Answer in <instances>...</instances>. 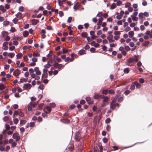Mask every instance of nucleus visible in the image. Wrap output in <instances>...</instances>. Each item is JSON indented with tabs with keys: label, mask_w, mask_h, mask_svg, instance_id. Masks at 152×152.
<instances>
[{
	"label": "nucleus",
	"mask_w": 152,
	"mask_h": 152,
	"mask_svg": "<svg viewBox=\"0 0 152 152\" xmlns=\"http://www.w3.org/2000/svg\"><path fill=\"white\" fill-rule=\"evenodd\" d=\"M12 137L15 139L16 141H19L20 139V137L19 135V134L17 133H15L13 135Z\"/></svg>",
	"instance_id": "3"
},
{
	"label": "nucleus",
	"mask_w": 152,
	"mask_h": 152,
	"mask_svg": "<svg viewBox=\"0 0 152 152\" xmlns=\"http://www.w3.org/2000/svg\"><path fill=\"white\" fill-rule=\"evenodd\" d=\"M103 20V18L102 17L99 18L98 19V22L97 25L98 26L102 24V22Z\"/></svg>",
	"instance_id": "9"
},
{
	"label": "nucleus",
	"mask_w": 152,
	"mask_h": 152,
	"mask_svg": "<svg viewBox=\"0 0 152 152\" xmlns=\"http://www.w3.org/2000/svg\"><path fill=\"white\" fill-rule=\"evenodd\" d=\"M99 95L98 94H95L94 98L95 99H98L99 98Z\"/></svg>",
	"instance_id": "34"
},
{
	"label": "nucleus",
	"mask_w": 152,
	"mask_h": 152,
	"mask_svg": "<svg viewBox=\"0 0 152 152\" xmlns=\"http://www.w3.org/2000/svg\"><path fill=\"white\" fill-rule=\"evenodd\" d=\"M48 76V73L47 72L43 73V74L42 75V78L43 77H47Z\"/></svg>",
	"instance_id": "36"
},
{
	"label": "nucleus",
	"mask_w": 152,
	"mask_h": 152,
	"mask_svg": "<svg viewBox=\"0 0 152 152\" xmlns=\"http://www.w3.org/2000/svg\"><path fill=\"white\" fill-rule=\"evenodd\" d=\"M61 120V121L65 123H68L69 122V121L67 119H64L62 120Z\"/></svg>",
	"instance_id": "33"
},
{
	"label": "nucleus",
	"mask_w": 152,
	"mask_h": 152,
	"mask_svg": "<svg viewBox=\"0 0 152 152\" xmlns=\"http://www.w3.org/2000/svg\"><path fill=\"white\" fill-rule=\"evenodd\" d=\"M1 34L3 35V37H4L8 35L7 32L5 31H2Z\"/></svg>",
	"instance_id": "15"
},
{
	"label": "nucleus",
	"mask_w": 152,
	"mask_h": 152,
	"mask_svg": "<svg viewBox=\"0 0 152 152\" xmlns=\"http://www.w3.org/2000/svg\"><path fill=\"white\" fill-rule=\"evenodd\" d=\"M122 3L121 1H118L117 2L116 4L117 6H119Z\"/></svg>",
	"instance_id": "55"
},
{
	"label": "nucleus",
	"mask_w": 152,
	"mask_h": 152,
	"mask_svg": "<svg viewBox=\"0 0 152 152\" xmlns=\"http://www.w3.org/2000/svg\"><path fill=\"white\" fill-rule=\"evenodd\" d=\"M28 32L27 31H25L23 32V36L25 37H26L28 35Z\"/></svg>",
	"instance_id": "11"
},
{
	"label": "nucleus",
	"mask_w": 152,
	"mask_h": 152,
	"mask_svg": "<svg viewBox=\"0 0 152 152\" xmlns=\"http://www.w3.org/2000/svg\"><path fill=\"white\" fill-rule=\"evenodd\" d=\"M119 95H117L113 100L111 103H114L116 102L117 98L119 96Z\"/></svg>",
	"instance_id": "26"
},
{
	"label": "nucleus",
	"mask_w": 152,
	"mask_h": 152,
	"mask_svg": "<svg viewBox=\"0 0 152 152\" xmlns=\"http://www.w3.org/2000/svg\"><path fill=\"white\" fill-rule=\"evenodd\" d=\"M0 10H1L3 12H4L6 11V10L4 9V7L2 5L0 6Z\"/></svg>",
	"instance_id": "28"
},
{
	"label": "nucleus",
	"mask_w": 152,
	"mask_h": 152,
	"mask_svg": "<svg viewBox=\"0 0 152 152\" xmlns=\"http://www.w3.org/2000/svg\"><path fill=\"white\" fill-rule=\"evenodd\" d=\"M26 122V121L25 120H21L20 121V123L21 124H24Z\"/></svg>",
	"instance_id": "39"
},
{
	"label": "nucleus",
	"mask_w": 152,
	"mask_h": 152,
	"mask_svg": "<svg viewBox=\"0 0 152 152\" xmlns=\"http://www.w3.org/2000/svg\"><path fill=\"white\" fill-rule=\"evenodd\" d=\"M102 15V13L101 12H99L98 14L96 15V16H98L99 17H101Z\"/></svg>",
	"instance_id": "44"
},
{
	"label": "nucleus",
	"mask_w": 152,
	"mask_h": 152,
	"mask_svg": "<svg viewBox=\"0 0 152 152\" xmlns=\"http://www.w3.org/2000/svg\"><path fill=\"white\" fill-rule=\"evenodd\" d=\"M67 52H68L67 50L66 49L64 48H63V49H62V53H63V54H65V53H66Z\"/></svg>",
	"instance_id": "41"
},
{
	"label": "nucleus",
	"mask_w": 152,
	"mask_h": 152,
	"mask_svg": "<svg viewBox=\"0 0 152 152\" xmlns=\"http://www.w3.org/2000/svg\"><path fill=\"white\" fill-rule=\"evenodd\" d=\"M124 71L125 73H128L129 72V69L128 68H126L124 69Z\"/></svg>",
	"instance_id": "35"
},
{
	"label": "nucleus",
	"mask_w": 152,
	"mask_h": 152,
	"mask_svg": "<svg viewBox=\"0 0 152 152\" xmlns=\"http://www.w3.org/2000/svg\"><path fill=\"white\" fill-rule=\"evenodd\" d=\"M57 65L58 66V68L59 69H61L63 66L61 64H58L57 63H56L54 65V66H56Z\"/></svg>",
	"instance_id": "22"
},
{
	"label": "nucleus",
	"mask_w": 152,
	"mask_h": 152,
	"mask_svg": "<svg viewBox=\"0 0 152 152\" xmlns=\"http://www.w3.org/2000/svg\"><path fill=\"white\" fill-rule=\"evenodd\" d=\"M4 25L6 26L9 24V22L6 20L4 21L3 23Z\"/></svg>",
	"instance_id": "45"
},
{
	"label": "nucleus",
	"mask_w": 152,
	"mask_h": 152,
	"mask_svg": "<svg viewBox=\"0 0 152 152\" xmlns=\"http://www.w3.org/2000/svg\"><path fill=\"white\" fill-rule=\"evenodd\" d=\"M19 115L21 117H23L24 116V114L22 113V111L21 110H19Z\"/></svg>",
	"instance_id": "24"
},
{
	"label": "nucleus",
	"mask_w": 152,
	"mask_h": 152,
	"mask_svg": "<svg viewBox=\"0 0 152 152\" xmlns=\"http://www.w3.org/2000/svg\"><path fill=\"white\" fill-rule=\"evenodd\" d=\"M134 84L136 86V87L137 88H140L141 86V84L137 82H134Z\"/></svg>",
	"instance_id": "13"
},
{
	"label": "nucleus",
	"mask_w": 152,
	"mask_h": 152,
	"mask_svg": "<svg viewBox=\"0 0 152 152\" xmlns=\"http://www.w3.org/2000/svg\"><path fill=\"white\" fill-rule=\"evenodd\" d=\"M81 35L83 37L86 38L87 37V33L85 32H83L81 34Z\"/></svg>",
	"instance_id": "38"
},
{
	"label": "nucleus",
	"mask_w": 152,
	"mask_h": 152,
	"mask_svg": "<svg viewBox=\"0 0 152 152\" xmlns=\"http://www.w3.org/2000/svg\"><path fill=\"white\" fill-rule=\"evenodd\" d=\"M58 62H60L61 61V59L60 58H59L58 57L54 56L53 57Z\"/></svg>",
	"instance_id": "19"
},
{
	"label": "nucleus",
	"mask_w": 152,
	"mask_h": 152,
	"mask_svg": "<svg viewBox=\"0 0 152 152\" xmlns=\"http://www.w3.org/2000/svg\"><path fill=\"white\" fill-rule=\"evenodd\" d=\"M134 39H133V40H134V41L136 43V45H139L140 44V42H139V41H138L137 40V39H134V38H133Z\"/></svg>",
	"instance_id": "40"
},
{
	"label": "nucleus",
	"mask_w": 152,
	"mask_h": 152,
	"mask_svg": "<svg viewBox=\"0 0 152 152\" xmlns=\"http://www.w3.org/2000/svg\"><path fill=\"white\" fill-rule=\"evenodd\" d=\"M33 56L34 57H38L40 56V55L39 53H34L33 54Z\"/></svg>",
	"instance_id": "43"
},
{
	"label": "nucleus",
	"mask_w": 152,
	"mask_h": 152,
	"mask_svg": "<svg viewBox=\"0 0 152 152\" xmlns=\"http://www.w3.org/2000/svg\"><path fill=\"white\" fill-rule=\"evenodd\" d=\"M102 93L103 94L106 95L108 93V91L107 90H104L102 91Z\"/></svg>",
	"instance_id": "46"
},
{
	"label": "nucleus",
	"mask_w": 152,
	"mask_h": 152,
	"mask_svg": "<svg viewBox=\"0 0 152 152\" xmlns=\"http://www.w3.org/2000/svg\"><path fill=\"white\" fill-rule=\"evenodd\" d=\"M110 118H107L105 121V122L107 124L110 123Z\"/></svg>",
	"instance_id": "58"
},
{
	"label": "nucleus",
	"mask_w": 152,
	"mask_h": 152,
	"mask_svg": "<svg viewBox=\"0 0 152 152\" xmlns=\"http://www.w3.org/2000/svg\"><path fill=\"white\" fill-rule=\"evenodd\" d=\"M8 56L10 58H12L14 56L15 54L14 53H8Z\"/></svg>",
	"instance_id": "14"
},
{
	"label": "nucleus",
	"mask_w": 152,
	"mask_h": 152,
	"mask_svg": "<svg viewBox=\"0 0 152 152\" xmlns=\"http://www.w3.org/2000/svg\"><path fill=\"white\" fill-rule=\"evenodd\" d=\"M85 51L84 50H81L79 52L78 54L80 55H81L85 54Z\"/></svg>",
	"instance_id": "17"
},
{
	"label": "nucleus",
	"mask_w": 152,
	"mask_h": 152,
	"mask_svg": "<svg viewBox=\"0 0 152 152\" xmlns=\"http://www.w3.org/2000/svg\"><path fill=\"white\" fill-rule=\"evenodd\" d=\"M31 85L30 84H26L24 86V88L25 89L29 90L31 88Z\"/></svg>",
	"instance_id": "8"
},
{
	"label": "nucleus",
	"mask_w": 152,
	"mask_h": 152,
	"mask_svg": "<svg viewBox=\"0 0 152 152\" xmlns=\"http://www.w3.org/2000/svg\"><path fill=\"white\" fill-rule=\"evenodd\" d=\"M16 17L17 18H19V19H20L22 18V14L21 13L18 12L16 14Z\"/></svg>",
	"instance_id": "12"
},
{
	"label": "nucleus",
	"mask_w": 152,
	"mask_h": 152,
	"mask_svg": "<svg viewBox=\"0 0 152 152\" xmlns=\"http://www.w3.org/2000/svg\"><path fill=\"white\" fill-rule=\"evenodd\" d=\"M124 48L127 51H128L130 50V48L128 46H126Z\"/></svg>",
	"instance_id": "52"
},
{
	"label": "nucleus",
	"mask_w": 152,
	"mask_h": 152,
	"mask_svg": "<svg viewBox=\"0 0 152 152\" xmlns=\"http://www.w3.org/2000/svg\"><path fill=\"white\" fill-rule=\"evenodd\" d=\"M145 33L146 35L148 36L151 33V32L149 31H147Z\"/></svg>",
	"instance_id": "64"
},
{
	"label": "nucleus",
	"mask_w": 152,
	"mask_h": 152,
	"mask_svg": "<svg viewBox=\"0 0 152 152\" xmlns=\"http://www.w3.org/2000/svg\"><path fill=\"white\" fill-rule=\"evenodd\" d=\"M135 25H136V24H135V23H131V24L130 25V26L131 27H134L135 26Z\"/></svg>",
	"instance_id": "61"
},
{
	"label": "nucleus",
	"mask_w": 152,
	"mask_h": 152,
	"mask_svg": "<svg viewBox=\"0 0 152 152\" xmlns=\"http://www.w3.org/2000/svg\"><path fill=\"white\" fill-rule=\"evenodd\" d=\"M120 38L119 36L116 35L114 36V39L115 40H117Z\"/></svg>",
	"instance_id": "62"
},
{
	"label": "nucleus",
	"mask_w": 152,
	"mask_h": 152,
	"mask_svg": "<svg viewBox=\"0 0 152 152\" xmlns=\"http://www.w3.org/2000/svg\"><path fill=\"white\" fill-rule=\"evenodd\" d=\"M138 61L137 57L135 56L133 58H130L127 60L128 62L129 63H132L133 62H136Z\"/></svg>",
	"instance_id": "2"
},
{
	"label": "nucleus",
	"mask_w": 152,
	"mask_h": 152,
	"mask_svg": "<svg viewBox=\"0 0 152 152\" xmlns=\"http://www.w3.org/2000/svg\"><path fill=\"white\" fill-rule=\"evenodd\" d=\"M18 114L19 115V110H16L15 111L13 115V118L15 117V115H18Z\"/></svg>",
	"instance_id": "37"
},
{
	"label": "nucleus",
	"mask_w": 152,
	"mask_h": 152,
	"mask_svg": "<svg viewBox=\"0 0 152 152\" xmlns=\"http://www.w3.org/2000/svg\"><path fill=\"white\" fill-rule=\"evenodd\" d=\"M107 39L108 40L109 42L110 43L113 42L114 41L113 39V36L112 35H110L107 37Z\"/></svg>",
	"instance_id": "6"
},
{
	"label": "nucleus",
	"mask_w": 152,
	"mask_h": 152,
	"mask_svg": "<svg viewBox=\"0 0 152 152\" xmlns=\"http://www.w3.org/2000/svg\"><path fill=\"white\" fill-rule=\"evenodd\" d=\"M10 31L12 32H13L15 31L16 30L15 29V28L14 27H11L10 30Z\"/></svg>",
	"instance_id": "54"
},
{
	"label": "nucleus",
	"mask_w": 152,
	"mask_h": 152,
	"mask_svg": "<svg viewBox=\"0 0 152 152\" xmlns=\"http://www.w3.org/2000/svg\"><path fill=\"white\" fill-rule=\"evenodd\" d=\"M27 78H22L20 79V82L21 83L23 82H27Z\"/></svg>",
	"instance_id": "23"
},
{
	"label": "nucleus",
	"mask_w": 152,
	"mask_h": 152,
	"mask_svg": "<svg viewBox=\"0 0 152 152\" xmlns=\"http://www.w3.org/2000/svg\"><path fill=\"white\" fill-rule=\"evenodd\" d=\"M131 17L133 20L134 21H137L138 20V18L136 16L134 15H131Z\"/></svg>",
	"instance_id": "21"
},
{
	"label": "nucleus",
	"mask_w": 152,
	"mask_h": 152,
	"mask_svg": "<svg viewBox=\"0 0 152 152\" xmlns=\"http://www.w3.org/2000/svg\"><path fill=\"white\" fill-rule=\"evenodd\" d=\"M116 106V104L114 103H111L110 105V108L111 109H114Z\"/></svg>",
	"instance_id": "31"
},
{
	"label": "nucleus",
	"mask_w": 152,
	"mask_h": 152,
	"mask_svg": "<svg viewBox=\"0 0 152 152\" xmlns=\"http://www.w3.org/2000/svg\"><path fill=\"white\" fill-rule=\"evenodd\" d=\"M15 48V47L14 46H12L9 48V50L10 51L14 50Z\"/></svg>",
	"instance_id": "57"
},
{
	"label": "nucleus",
	"mask_w": 152,
	"mask_h": 152,
	"mask_svg": "<svg viewBox=\"0 0 152 152\" xmlns=\"http://www.w3.org/2000/svg\"><path fill=\"white\" fill-rule=\"evenodd\" d=\"M19 37H16L15 36H14L13 37L12 39L14 40H18L19 39Z\"/></svg>",
	"instance_id": "48"
},
{
	"label": "nucleus",
	"mask_w": 152,
	"mask_h": 152,
	"mask_svg": "<svg viewBox=\"0 0 152 152\" xmlns=\"http://www.w3.org/2000/svg\"><path fill=\"white\" fill-rule=\"evenodd\" d=\"M128 11L130 12H132L133 10V9L131 7H129L128 8Z\"/></svg>",
	"instance_id": "56"
},
{
	"label": "nucleus",
	"mask_w": 152,
	"mask_h": 152,
	"mask_svg": "<svg viewBox=\"0 0 152 152\" xmlns=\"http://www.w3.org/2000/svg\"><path fill=\"white\" fill-rule=\"evenodd\" d=\"M13 44L14 45H18V43L16 40H14L13 41Z\"/></svg>",
	"instance_id": "59"
},
{
	"label": "nucleus",
	"mask_w": 152,
	"mask_h": 152,
	"mask_svg": "<svg viewBox=\"0 0 152 152\" xmlns=\"http://www.w3.org/2000/svg\"><path fill=\"white\" fill-rule=\"evenodd\" d=\"M109 98L107 96H105L104 98H103L102 102L101 104V106L102 107H104L106 105V103L107 104H108V101L109 100Z\"/></svg>",
	"instance_id": "1"
},
{
	"label": "nucleus",
	"mask_w": 152,
	"mask_h": 152,
	"mask_svg": "<svg viewBox=\"0 0 152 152\" xmlns=\"http://www.w3.org/2000/svg\"><path fill=\"white\" fill-rule=\"evenodd\" d=\"M8 43L7 42H4L3 44V46L4 47L3 49L4 50H7L8 49L7 46Z\"/></svg>",
	"instance_id": "5"
},
{
	"label": "nucleus",
	"mask_w": 152,
	"mask_h": 152,
	"mask_svg": "<svg viewBox=\"0 0 152 152\" xmlns=\"http://www.w3.org/2000/svg\"><path fill=\"white\" fill-rule=\"evenodd\" d=\"M31 103H29L27 105V108L28 110V111H31L32 110V106H31Z\"/></svg>",
	"instance_id": "16"
},
{
	"label": "nucleus",
	"mask_w": 152,
	"mask_h": 152,
	"mask_svg": "<svg viewBox=\"0 0 152 152\" xmlns=\"http://www.w3.org/2000/svg\"><path fill=\"white\" fill-rule=\"evenodd\" d=\"M120 31H115L114 32V34L115 35H119L120 34Z\"/></svg>",
	"instance_id": "47"
},
{
	"label": "nucleus",
	"mask_w": 152,
	"mask_h": 152,
	"mask_svg": "<svg viewBox=\"0 0 152 152\" xmlns=\"http://www.w3.org/2000/svg\"><path fill=\"white\" fill-rule=\"evenodd\" d=\"M132 7L134 9H136L138 7V5L137 4H134L132 5Z\"/></svg>",
	"instance_id": "49"
},
{
	"label": "nucleus",
	"mask_w": 152,
	"mask_h": 152,
	"mask_svg": "<svg viewBox=\"0 0 152 152\" xmlns=\"http://www.w3.org/2000/svg\"><path fill=\"white\" fill-rule=\"evenodd\" d=\"M71 57L70 59V61H72L74 60V57L75 56V54H71Z\"/></svg>",
	"instance_id": "29"
},
{
	"label": "nucleus",
	"mask_w": 152,
	"mask_h": 152,
	"mask_svg": "<svg viewBox=\"0 0 152 152\" xmlns=\"http://www.w3.org/2000/svg\"><path fill=\"white\" fill-rule=\"evenodd\" d=\"M12 21L15 24H16L18 22V19L17 18H15Z\"/></svg>",
	"instance_id": "51"
},
{
	"label": "nucleus",
	"mask_w": 152,
	"mask_h": 152,
	"mask_svg": "<svg viewBox=\"0 0 152 152\" xmlns=\"http://www.w3.org/2000/svg\"><path fill=\"white\" fill-rule=\"evenodd\" d=\"M20 71L18 69H15L13 72V75L15 76H18L20 74Z\"/></svg>",
	"instance_id": "4"
},
{
	"label": "nucleus",
	"mask_w": 152,
	"mask_h": 152,
	"mask_svg": "<svg viewBox=\"0 0 152 152\" xmlns=\"http://www.w3.org/2000/svg\"><path fill=\"white\" fill-rule=\"evenodd\" d=\"M116 7V4L115 3L112 4L110 6L111 9H113L115 8Z\"/></svg>",
	"instance_id": "32"
},
{
	"label": "nucleus",
	"mask_w": 152,
	"mask_h": 152,
	"mask_svg": "<svg viewBox=\"0 0 152 152\" xmlns=\"http://www.w3.org/2000/svg\"><path fill=\"white\" fill-rule=\"evenodd\" d=\"M29 72L30 73V74L33 73L34 71V69H29Z\"/></svg>",
	"instance_id": "63"
},
{
	"label": "nucleus",
	"mask_w": 152,
	"mask_h": 152,
	"mask_svg": "<svg viewBox=\"0 0 152 152\" xmlns=\"http://www.w3.org/2000/svg\"><path fill=\"white\" fill-rule=\"evenodd\" d=\"M116 45H117L116 44H115L113 43H111V44H110V46L111 47H114L115 46H116Z\"/></svg>",
	"instance_id": "60"
},
{
	"label": "nucleus",
	"mask_w": 152,
	"mask_h": 152,
	"mask_svg": "<svg viewBox=\"0 0 152 152\" xmlns=\"http://www.w3.org/2000/svg\"><path fill=\"white\" fill-rule=\"evenodd\" d=\"M5 37H6L5 38V40L6 41H9L10 40V37L9 36H8V35Z\"/></svg>",
	"instance_id": "50"
},
{
	"label": "nucleus",
	"mask_w": 152,
	"mask_h": 152,
	"mask_svg": "<svg viewBox=\"0 0 152 152\" xmlns=\"http://www.w3.org/2000/svg\"><path fill=\"white\" fill-rule=\"evenodd\" d=\"M18 59L21 58L23 56V54L21 53H20L16 55Z\"/></svg>",
	"instance_id": "27"
},
{
	"label": "nucleus",
	"mask_w": 152,
	"mask_h": 152,
	"mask_svg": "<svg viewBox=\"0 0 152 152\" xmlns=\"http://www.w3.org/2000/svg\"><path fill=\"white\" fill-rule=\"evenodd\" d=\"M131 4L129 2H127L125 4V7L126 8H127V7H131Z\"/></svg>",
	"instance_id": "30"
},
{
	"label": "nucleus",
	"mask_w": 152,
	"mask_h": 152,
	"mask_svg": "<svg viewBox=\"0 0 152 152\" xmlns=\"http://www.w3.org/2000/svg\"><path fill=\"white\" fill-rule=\"evenodd\" d=\"M44 104L43 103L39 104L38 105L39 110H41L42 107L43 106Z\"/></svg>",
	"instance_id": "42"
},
{
	"label": "nucleus",
	"mask_w": 152,
	"mask_h": 152,
	"mask_svg": "<svg viewBox=\"0 0 152 152\" xmlns=\"http://www.w3.org/2000/svg\"><path fill=\"white\" fill-rule=\"evenodd\" d=\"M13 121L15 124H17L18 122V119L15 118L13 120Z\"/></svg>",
	"instance_id": "53"
},
{
	"label": "nucleus",
	"mask_w": 152,
	"mask_h": 152,
	"mask_svg": "<svg viewBox=\"0 0 152 152\" xmlns=\"http://www.w3.org/2000/svg\"><path fill=\"white\" fill-rule=\"evenodd\" d=\"M134 34V32L132 31H130L128 33L129 36L130 38H132L133 37Z\"/></svg>",
	"instance_id": "10"
},
{
	"label": "nucleus",
	"mask_w": 152,
	"mask_h": 152,
	"mask_svg": "<svg viewBox=\"0 0 152 152\" xmlns=\"http://www.w3.org/2000/svg\"><path fill=\"white\" fill-rule=\"evenodd\" d=\"M34 71L35 72L36 74L37 75H40L41 74V72L37 67H36L34 68Z\"/></svg>",
	"instance_id": "7"
},
{
	"label": "nucleus",
	"mask_w": 152,
	"mask_h": 152,
	"mask_svg": "<svg viewBox=\"0 0 152 152\" xmlns=\"http://www.w3.org/2000/svg\"><path fill=\"white\" fill-rule=\"evenodd\" d=\"M39 22V20H38L34 19L32 21L33 24L35 25L37 24Z\"/></svg>",
	"instance_id": "18"
},
{
	"label": "nucleus",
	"mask_w": 152,
	"mask_h": 152,
	"mask_svg": "<svg viewBox=\"0 0 152 152\" xmlns=\"http://www.w3.org/2000/svg\"><path fill=\"white\" fill-rule=\"evenodd\" d=\"M30 103H31V106L33 107H35L37 104V103L36 102H30Z\"/></svg>",
	"instance_id": "25"
},
{
	"label": "nucleus",
	"mask_w": 152,
	"mask_h": 152,
	"mask_svg": "<svg viewBox=\"0 0 152 152\" xmlns=\"http://www.w3.org/2000/svg\"><path fill=\"white\" fill-rule=\"evenodd\" d=\"M5 88V86L2 83H0V90H2Z\"/></svg>",
	"instance_id": "20"
}]
</instances>
